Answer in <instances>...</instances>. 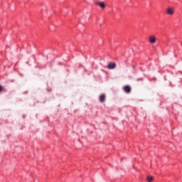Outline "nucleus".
Segmentation results:
<instances>
[{
    "mask_svg": "<svg viewBox=\"0 0 182 182\" xmlns=\"http://www.w3.org/2000/svg\"><path fill=\"white\" fill-rule=\"evenodd\" d=\"M167 15H174V8L173 7H168L166 9Z\"/></svg>",
    "mask_w": 182,
    "mask_h": 182,
    "instance_id": "1",
    "label": "nucleus"
},
{
    "mask_svg": "<svg viewBox=\"0 0 182 182\" xmlns=\"http://www.w3.org/2000/svg\"><path fill=\"white\" fill-rule=\"evenodd\" d=\"M108 69L112 70V69H115L116 68V63H108L107 66Z\"/></svg>",
    "mask_w": 182,
    "mask_h": 182,
    "instance_id": "2",
    "label": "nucleus"
},
{
    "mask_svg": "<svg viewBox=\"0 0 182 182\" xmlns=\"http://www.w3.org/2000/svg\"><path fill=\"white\" fill-rule=\"evenodd\" d=\"M100 102H101V103H103L104 102H106V95L102 94L100 96Z\"/></svg>",
    "mask_w": 182,
    "mask_h": 182,
    "instance_id": "3",
    "label": "nucleus"
},
{
    "mask_svg": "<svg viewBox=\"0 0 182 182\" xmlns=\"http://www.w3.org/2000/svg\"><path fill=\"white\" fill-rule=\"evenodd\" d=\"M96 5L100 6L101 9H105V8H106V4H105L103 2H97Z\"/></svg>",
    "mask_w": 182,
    "mask_h": 182,
    "instance_id": "4",
    "label": "nucleus"
},
{
    "mask_svg": "<svg viewBox=\"0 0 182 182\" xmlns=\"http://www.w3.org/2000/svg\"><path fill=\"white\" fill-rule=\"evenodd\" d=\"M124 90L126 93H130L132 92V88L129 85H126L124 87Z\"/></svg>",
    "mask_w": 182,
    "mask_h": 182,
    "instance_id": "5",
    "label": "nucleus"
},
{
    "mask_svg": "<svg viewBox=\"0 0 182 182\" xmlns=\"http://www.w3.org/2000/svg\"><path fill=\"white\" fill-rule=\"evenodd\" d=\"M157 41V38H156V36H149V42L151 43H154Z\"/></svg>",
    "mask_w": 182,
    "mask_h": 182,
    "instance_id": "6",
    "label": "nucleus"
},
{
    "mask_svg": "<svg viewBox=\"0 0 182 182\" xmlns=\"http://www.w3.org/2000/svg\"><path fill=\"white\" fill-rule=\"evenodd\" d=\"M154 179V178H153V176H147L146 180L148 182H151L153 181V180Z\"/></svg>",
    "mask_w": 182,
    "mask_h": 182,
    "instance_id": "7",
    "label": "nucleus"
},
{
    "mask_svg": "<svg viewBox=\"0 0 182 182\" xmlns=\"http://www.w3.org/2000/svg\"><path fill=\"white\" fill-rule=\"evenodd\" d=\"M4 90V87L2 85H0V92H2Z\"/></svg>",
    "mask_w": 182,
    "mask_h": 182,
    "instance_id": "8",
    "label": "nucleus"
}]
</instances>
